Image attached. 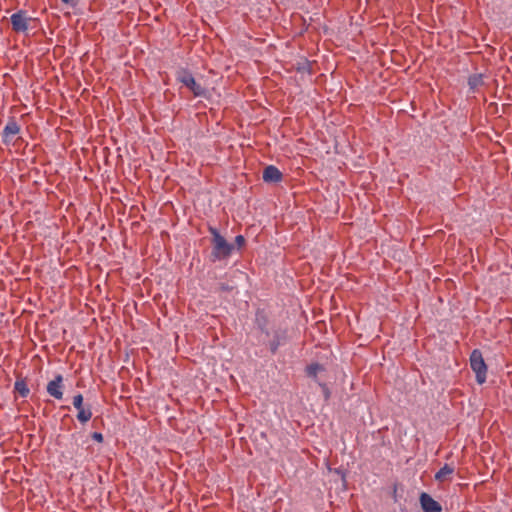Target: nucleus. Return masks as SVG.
<instances>
[{"instance_id":"ddd939ff","label":"nucleus","mask_w":512,"mask_h":512,"mask_svg":"<svg viewBox=\"0 0 512 512\" xmlns=\"http://www.w3.org/2000/svg\"><path fill=\"white\" fill-rule=\"evenodd\" d=\"M324 368L321 364L319 363H312L310 365L307 366L306 368V373L309 377L311 378H316L318 373L323 371Z\"/></svg>"},{"instance_id":"0eeeda50","label":"nucleus","mask_w":512,"mask_h":512,"mask_svg":"<svg viewBox=\"0 0 512 512\" xmlns=\"http://www.w3.org/2000/svg\"><path fill=\"white\" fill-rule=\"evenodd\" d=\"M281 171L274 165L267 166L263 171V180L269 183H277L282 180Z\"/></svg>"},{"instance_id":"4468645a","label":"nucleus","mask_w":512,"mask_h":512,"mask_svg":"<svg viewBox=\"0 0 512 512\" xmlns=\"http://www.w3.org/2000/svg\"><path fill=\"white\" fill-rule=\"evenodd\" d=\"M296 70L299 73L311 75V63L304 59L303 61L297 63Z\"/></svg>"},{"instance_id":"39448f33","label":"nucleus","mask_w":512,"mask_h":512,"mask_svg":"<svg viewBox=\"0 0 512 512\" xmlns=\"http://www.w3.org/2000/svg\"><path fill=\"white\" fill-rule=\"evenodd\" d=\"M63 377L61 374L55 376L53 380H51L47 384V393L54 397L55 399H62L63 397Z\"/></svg>"},{"instance_id":"a211bd4d","label":"nucleus","mask_w":512,"mask_h":512,"mask_svg":"<svg viewBox=\"0 0 512 512\" xmlns=\"http://www.w3.org/2000/svg\"><path fill=\"white\" fill-rule=\"evenodd\" d=\"M92 438L97 442H103V435L100 432H94Z\"/></svg>"},{"instance_id":"f257e3e1","label":"nucleus","mask_w":512,"mask_h":512,"mask_svg":"<svg viewBox=\"0 0 512 512\" xmlns=\"http://www.w3.org/2000/svg\"><path fill=\"white\" fill-rule=\"evenodd\" d=\"M209 232L212 235L213 244L211 252L212 260L218 261L228 258L231 255L234 246L228 243L216 228L210 227Z\"/></svg>"},{"instance_id":"6ab92c4d","label":"nucleus","mask_w":512,"mask_h":512,"mask_svg":"<svg viewBox=\"0 0 512 512\" xmlns=\"http://www.w3.org/2000/svg\"><path fill=\"white\" fill-rule=\"evenodd\" d=\"M64 4H68L71 6H75L77 4V0H61Z\"/></svg>"},{"instance_id":"423d86ee","label":"nucleus","mask_w":512,"mask_h":512,"mask_svg":"<svg viewBox=\"0 0 512 512\" xmlns=\"http://www.w3.org/2000/svg\"><path fill=\"white\" fill-rule=\"evenodd\" d=\"M420 504L425 512H441V505L434 500L429 494L423 492L420 495Z\"/></svg>"},{"instance_id":"7ed1b4c3","label":"nucleus","mask_w":512,"mask_h":512,"mask_svg":"<svg viewBox=\"0 0 512 512\" xmlns=\"http://www.w3.org/2000/svg\"><path fill=\"white\" fill-rule=\"evenodd\" d=\"M177 80L191 90L195 97L205 95V89L196 82L192 73L186 69H181L177 73Z\"/></svg>"},{"instance_id":"f3484780","label":"nucleus","mask_w":512,"mask_h":512,"mask_svg":"<svg viewBox=\"0 0 512 512\" xmlns=\"http://www.w3.org/2000/svg\"><path fill=\"white\" fill-rule=\"evenodd\" d=\"M235 243L238 246V248L240 249L245 244L244 236L243 235H237L235 237Z\"/></svg>"},{"instance_id":"20e7f679","label":"nucleus","mask_w":512,"mask_h":512,"mask_svg":"<svg viewBox=\"0 0 512 512\" xmlns=\"http://www.w3.org/2000/svg\"><path fill=\"white\" fill-rule=\"evenodd\" d=\"M31 20L30 17L27 16L25 11H18L16 13H13L10 17V21L12 24V29L15 32H26L29 27V21Z\"/></svg>"},{"instance_id":"f03ea898","label":"nucleus","mask_w":512,"mask_h":512,"mask_svg":"<svg viewBox=\"0 0 512 512\" xmlns=\"http://www.w3.org/2000/svg\"><path fill=\"white\" fill-rule=\"evenodd\" d=\"M470 367L475 373L476 382L480 385L486 382L487 378V365L484 361L482 352L479 349H474L470 354Z\"/></svg>"},{"instance_id":"9d476101","label":"nucleus","mask_w":512,"mask_h":512,"mask_svg":"<svg viewBox=\"0 0 512 512\" xmlns=\"http://www.w3.org/2000/svg\"><path fill=\"white\" fill-rule=\"evenodd\" d=\"M14 389L23 398L27 397L30 393L28 385L24 379H18L14 383Z\"/></svg>"},{"instance_id":"9b49d317","label":"nucleus","mask_w":512,"mask_h":512,"mask_svg":"<svg viewBox=\"0 0 512 512\" xmlns=\"http://www.w3.org/2000/svg\"><path fill=\"white\" fill-rule=\"evenodd\" d=\"M484 83L482 74H473L468 78V85L471 90H475Z\"/></svg>"},{"instance_id":"dca6fc26","label":"nucleus","mask_w":512,"mask_h":512,"mask_svg":"<svg viewBox=\"0 0 512 512\" xmlns=\"http://www.w3.org/2000/svg\"><path fill=\"white\" fill-rule=\"evenodd\" d=\"M281 342H280V338L279 336H275L274 339L270 342V350L271 352L274 354L277 352L279 346H280Z\"/></svg>"},{"instance_id":"f8f14e48","label":"nucleus","mask_w":512,"mask_h":512,"mask_svg":"<svg viewBox=\"0 0 512 512\" xmlns=\"http://www.w3.org/2000/svg\"><path fill=\"white\" fill-rule=\"evenodd\" d=\"M92 418V411L90 407L87 408H81L77 413V420L85 424Z\"/></svg>"},{"instance_id":"1a4fd4ad","label":"nucleus","mask_w":512,"mask_h":512,"mask_svg":"<svg viewBox=\"0 0 512 512\" xmlns=\"http://www.w3.org/2000/svg\"><path fill=\"white\" fill-rule=\"evenodd\" d=\"M454 473V467L449 464H445L439 471L435 474V480L438 482L445 481L449 476Z\"/></svg>"},{"instance_id":"6e6552de","label":"nucleus","mask_w":512,"mask_h":512,"mask_svg":"<svg viewBox=\"0 0 512 512\" xmlns=\"http://www.w3.org/2000/svg\"><path fill=\"white\" fill-rule=\"evenodd\" d=\"M20 131L19 125L15 121L7 123L3 130V141L5 143L10 142L14 136Z\"/></svg>"},{"instance_id":"aec40b11","label":"nucleus","mask_w":512,"mask_h":512,"mask_svg":"<svg viewBox=\"0 0 512 512\" xmlns=\"http://www.w3.org/2000/svg\"><path fill=\"white\" fill-rule=\"evenodd\" d=\"M257 321H259V319H258V318H257ZM258 325H259L260 329H261L262 331H264V329H265V320H263V322H262V323L258 322Z\"/></svg>"},{"instance_id":"2eb2a0df","label":"nucleus","mask_w":512,"mask_h":512,"mask_svg":"<svg viewBox=\"0 0 512 512\" xmlns=\"http://www.w3.org/2000/svg\"><path fill=\"white\" fill-rule=\"evenodd\" d=\"M73 406L79 411L83 406V396L82 394H77L73 397Z\"/></svg>"}]
</instances>
